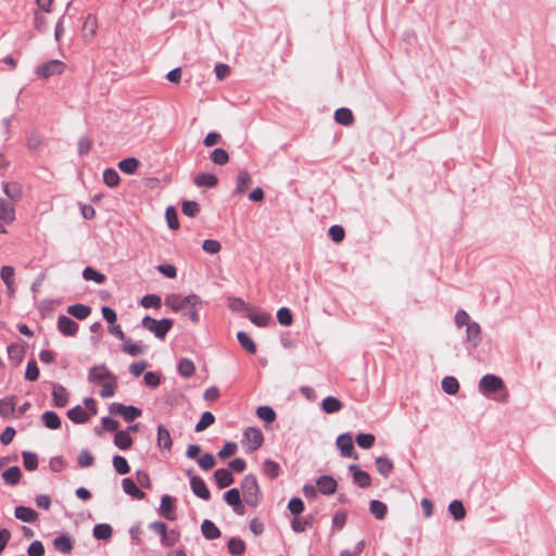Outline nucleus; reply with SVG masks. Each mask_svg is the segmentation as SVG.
<instances>
[{
  "instance_id": "nucleus-1",
  "label": "nucleus",
  "mask_w": 556,
  "mask_h": 556,
  "mask_svg": "<svg viewBox=\"0 0 556 556\" xmlns=\"http://www.w3.org/2000/svg\"><path fill=\"white\" fill-rule=\"evenodd\" d=\"M241 491L243 501L251 507H256L263 500V493L257 482V478L253 473L247 475L241 480Z\"/></svg>"
},
{
  "instance_id": "nucleus-2",
  "label": "nucleus",
  "mask_w": 556,
  "mask_h": 556,
  "mask_svg": "<svg viewBox=\"0 0 556 556\" xmlns=\"http://www.w3.org/2000/svg\"><path fill=\"white\" fill-rule=\"evenodd\" d=\"M174 320L170 318H163L156 320L150 316H144L141 320V326L148 331L152 332L157 339L163 340L168 331L172 329Z\"/></svg>"
},
{
  "instance_id": "nucleus-3",
  "label": "nucleus",
  "mask_w": 556,
  "mask_h": 556,
  "mask_svg": "<svg viewBox=\"0 0 556 556\" xmlns=\"http://www.w3.org/2000/svg\"><path fill=\"white\" fill-rule=\"evenodd\" d=\"M165 305L169 306L174 312H180L189 306H201L202 300L194 293L186 296L173 293L166 296Z\"/></svg>"
},
{
  "instance_id": "nucleus-4",
  "label": "nucleus",
  "mask_w": 556,
  "mask_h": 556,
  "mask_svg": "<svg viewBox=\"0 0 556 556\" xmlns=\"http://www.w3.org/2000/svg\"><path fill=\"white\" fill-rule=\"evenodd\" d=\"M479 390L483 395L490 396L493 393L504 391L505 384L501 377L486 374L479 381Z\"/></svg>"
},
{
  "instance_id": "nucleus-5",
  "label": "nucleus",
  "mask_w": 556,
  "mask_h": 556,
  "mask_svg": "<svg viewBox=\"0 0 556 556\" xmlns=\"http://www.w3.org/2000/svg\"><path fill=\"white\" fill-rule=\"evenodd\" d=\"M264 435L258 428L249 427L243 432L242 443L247 445V452L253 453L262 446Z\"/></svg>"
},
{
  "instance_id": "nucleus-6",
  "label": "nucleus",
  "mask_w": 556,
  "mask_h": 556,
  "mask_svg": "<svg viewBox=\"0 0 556 556\" xmlns=\"http://www.w3.org/2000/svg\"><path fill=\"white\" fill-rule=\"evenodd\" d=\"M64 63L59 60H50L37 66L36 74L41 78H49L54 75H61L64 71Z\"/></svg>"
},
{
  "instance_id": "nucleus-7",
  "label": "nucleus",
  "mask_w": 556,
  "mask_h": 556,
  "mask_svg": "<svg viewBox=\"0 0 556 556\" xmlns=\"http://www.w3.org/2000/svg\"><path fill=\"white\" fill-rule=\"evenodd\" d=\"M224 501L229 505L233 513L238 516H243L245 514V507L242 503L240 496V490L237 488H232L224 493Z\"/></svg>"
},
{
  "instance_id": "nucleus-8",
  "label": "nucleus",
  "mask_w": 556,
  "mask_h": 556,
  "mask_svg": "<svg viewBox=\"0 0 556 556\" xmlns=\"http://www.w3.org/2000/svg\"><path fill=\"white\" fill-rule=\"evenodd\" d=\"M482 341L481 337V327L477 321H472L471 324H468L466 327V349L468 351H472L476 348L479 346V344Z\"/></svg>"
},
{
  "instance_id": "nucleus-9",
  "label": "nucleus",
  "mask_w": 556,
  "mask_h": 556,
  "mask_svg": "<svg viewBox=\"0 0 556 556\" xmlns=\"http://www.w3.org/2000/svg\"><path fill=\"white\" fill-rule=\"evenodd\" d=\"M114 378L116 376L104 364L92 366L88 372V381L93 383H102Z\"/></svg>"
},
{
  "instance_id": "nucleus-10",
  "label": "nucleus",
  "mask_w": 556,
  "mask_h": 556,
  "mask_svg": "<svg viewBox=\"0 0 556 556\" xmlns=\"http://www.w3.org/2000/svg\"><path fill=\"white\" fill-rule=\"evenodd\" d=\"M336 444L343 457H353L354 459H357V454L354 452L353 438L350 433L340 434L337 438Z\"/></svg>"
},
{
  "instance_id": "nucleus-11",
  "label": "nucleus",
  "mask_w": 556,
  "mask_h": 556,
  "mask_svg": "<svg viewBox=\"0 0 556 556\" xmlns=\"http://www.w3.org/2000/svg\"><path fill=\"white\" fill-rule=\"evenodd\" d=\"M349 471L352 473L353 482L359 488H368L371 484V477L367 471L359 468L358 465L352 464L349 466Z\"/></svg>"
},
{
  "instance_id": "nucleus-12",
  "label": "nucleus",
  "mask_w": 556,
  "mask_h": 556,
  "mask_svg": "<svg viewBox=\"0 0 556 556\" xmlns=\"http://www.w3.org/2000/svg\"><path fill=\"white\" fill-rule=\"evenodd\" d=\"M78 324L66 315L58 317V330L65 337H74L78 331Z\"/></svg>"
},
{
  "instance_id": "nucleus-13",
  "label": "nucleus",
  "mask_w": 556,
  "mask_h": 556,
  "mask_svg": "<svg viewBox=\"0 0 556 556\" xmlns=\"http://www.w3.org/2000/svg\"><path fill=\"white\" fill-rule=\"evenodd\" d=\"M176 498L174 496H170L168 494H165L161 498L160 504V513L162 516H164L167 520H175L176 519Z\"/></svg>"
},
{
  "instance_id": "nucleus-14",
  "label": "nucleus",
  "mask_w": 556,
  "mask_h": 556,
  "mask_svg": "<svg viewBox=\"0 0 556 556\" xmlns=\"http://www.w3.org/2000/svg\"><path fill=\"white\" fill-rule=\"evenodd\" d=\"M318 491L324 495H332L338 488V482L332 476L323 475L316 480Z\"/></svg>"
},
{
  "instance_id": "nucleus-15",
  "label": "nucleus",
  "mask_w": 556,
  "mask_h": 556,
  "mask_svg": "<svg viewBox=\"0 0 556 556\" xmlns=\"http://www.w3.org/2000/svg\"><path fill=\"white\" fill-rule=\"evenodd\" d=\"M190 488L193 494L199 498L204 501H208L211 498V492L201 477H191Z\"/></svg>"
},
{
  "instance_id": "nucleus-16",
  "label": "nucleus",
  "mask_w": 556,
  "mask_h": 556,
  "mask_svg": "<svg viewBox=\"0 0 556 556\" xmlns=\"http://www.w3.org/2000/svg\"><path fill=\"white\" fill-rule=\"evenodd\" d=\"M52 543L55 551L65 555L70 554L74 547V541L67 533L58 535Z\"/></svg>"
},
{
  "instance_id": "nucleus-17",
  "label": "nucleus",
  "mask_w": 556,
  "mask_h": 556,
  "mask_svg": "<svg viewBox=\"0 0 556 556\" xmlns=\"http://www.w3.org/2000/svg\"><path fill=\"white\" fill-rule=\"evenodd\" d=\"M214 480L219 489H225L235 482L232 472L228 468H219L214 472Z\"/></svg>"
},
{
  "instance_id": "nucleus-18",
  "label": "nucleus",
  "mask_w": 556,
  "mask_h": 556,
  "mask_svg": "<svg viewBox=\"0 0 556 556\" xmlns=\"http://www.w3.org/2000/svg\"><path fill=\"white\" fill-rule=\"evenodd\" d=\"M52 400H53V404L54 406L56 407H64L66 406L67 402H68V392L67 390L59 384V383H53L52 384Z\"/></svg>"
},
{
  "instance_id": "nucleus-19",
  "label": "nucleus",
  "mask_w": 556,
  "mask_h": 556,
  "mask_svg": "<svg viewBox=\"0 0 556 556\" xmlns=\"http://www.w3.org/2000/svg\"><path fill=\"white\" fill-rule=\"evenodd\" d=\"M14 516L16 519L24 522H35L38 519V513L27 506H17L14 509Z\"/></svg>"
},
{
  "instance_id": "nucleus-20",
  "label": "nucleus",
  "mask_w": 556,
  "mask_h": 556,
  "mask_svg": "<svg viewBox=\"0 0 556 556\" xmlns=\"http://www.w3.org/2000/svg\"><path fill=\"white\" fill-rule=\"evenodd\" d=\"M150 529L161 536L162 544L164 546H173L175 540H169L167 526L163 521H154L150 523Z\"/></svg>"
},
{
  "instance_id": "nucleus-21",
  "label": "nucleus",
  "mask_w": 556,
  "mask_h": 556,
  "mask_svg": "<svg viewBox=\"0 0 556 556\" xmlns=\"http://www.w3.org/2000/svg\"><path fill=\"white\" fill-rule=\"evenodd\" d=\"M98 28L97 17L93 14H88L85 18L81 34L86 40H90L94 37Z\"/></svg>"
},
{
  "instance_id": "nucleus-22",
  "label": "nucleus",
  "mask_w": 556,
  "mask_h": 556,
  "mask_svg": "<svg viewBox=\"0 0 556 556\" xmlns=\"http://www.w3.org/2000/svg\"><path fill=\"white\" fill-rule=\"evenodd\" d=\"M122 488L126 494L136 500H143L146 497V493L141 491L130 478H124L122 480Z\"/></svg>"
},
{
  "instance_id": "nucleus-23",
  "label": "nucleus",
  "mask_w": 556,
  "mask_h": 556,
  "mask_svg": "<svg viewBox=\"0 0 556 556\" xmlns=\"http://www.w3.org/2000/svg\"><path fill=\"white\" fill-rule=\"evenodd\" d=\"M16 396L10 395L0 400V416L3 418L11 417L15 412Z\"/></svg>"
},
{
  "instance_id": "nucleus-24",
  "label": "nucleus",
  "mask_w": 556,
  "mask_h": 556,
  "mask_svg": "<svg viewBox=\"0 0 556 556\" xmlns=\"http://www.w3.org/2000/svg\"><path fill=\"white\" fill-rule=\"evenodd\" d=\"M67 417L74 424H85L89 420V413L83 408L80 405H76L75 407L67 410Z\"/></svg>"
},
{
  "instance_id": "nucleus-25",
  "label": "nucleus",
  "mask_w": 556,
  "mask_h": 556,
  "mask_svg": "<svg viewBox=\"0 0 556 556\" xmlns=\"http://www.w3.org/2000/svg\"><path fill=\"white\" fill-rule=\"evenodd\" d=\"M146 349H147V346L144 344H142L141 342L134 343L131 341V339L124 340V343L122 344V348H121V350L124 353H126L130 356L142 355L146 352Z\"/></svg>"
},
{
  "instance_id": "nucleus-26",
  "label": "nucleus",
  "mask_w": 556,
  "mask_h": 556,
  "mask_svg": "<svg viewBox=\"0 0 556 556\" xmlns=\"http://www.w3.org/2000/svg\"><path fill=\"white\" fill-rule=\"evenodd\" d=\"M15 219V210L12 203L0 199V220L10 224Z\"/></svg>"
},
{
  "instance_id": "nucleus-27",
  "label": "nucleus",
  "mask_w": 556,
  "mask_h": 556,
  "mask_svg": "<svg viewBox=\"0 0 556 556\" xmlns=\"http://www.w3.org/2000/svg\"><path fill=\"white\" fill-rule=\"evenodd\" d=\"M201 532L206 540H216L222 534L216 525L208 519L203 520L201 525Z\"/></svg>"
},
{
  "instance_id": "nucleus-28",
  "label": "nucleus",
  "mask_w": 556,
  "mask_h": 556,
  "mask_svg": "<svg viewBox=\"0 0 556 556\" xmlns=\"http://www.w3.org/2000/svg\"><path fill=\"white\" fill-rule=\"evenodd\" d=\"M156 441L160 448L170 450L173 445L170 433L168 429L163 425H159L157 427Z\"/></svg>"
},
{
  "instance_id": "nucleus-29",
  "label": "nucleus",
  "mask_w": 556,
  "mask_h": 556,
  "mask_svg": "<svg viewBox=\"0 0 556 556\" xmlns=\"http://www.w3.org/2000/svg\"><path fill=\"white\" fill-rule=\"evenodd\" d=\"M134 443L132 438L128 433V431L119 430L115 433L114 444L122 451H126L131 447Z\"/></svg>"
},
{
  "instance_id": "nucleus-30",
  "label": "nucleus",
  "mask_w": 556,
  "mask_h": 556,
  "mask_svg": "<svg viewBox=\"0 0 556 556\" xmlns=\"http://www.w3.org/2000/svg\"><path fill=\"white\" fill-rule=\"evenodd\" d=\"M67 313L73 317L84 320L91 314V307L85 304H73L67 307Z\"/></svg>"
},
{
  "instance_id": "nucleus-31",
  "label": "nucleus",
  "mask_w": 556,
  "mask_h": 556,
  "mask_svg": "<svg viewBox=\"0 0 556 556\" xmlns=\"http://www.w3.org/2000/svg\"><path fill=\"white\" fill-rule=\"evenodd\" d=\"M193 182L197 187L213 188L217 186L218 178L214 174L200 173L194 177Z\"/></svg>"
},
{
  "instance_id": "nucleus-32",
  "label": "nucleus",
  "mask_w": 556,
  "mask_h": 556,
  "mask_svg": "<svg viewBox=\"0 0 556 556\" xmlns=\"http://www.w3.org/2000/svg\"><path fill=\"white\" fill-rule=\"evenodd\" d=\"M2 478L8 485H16L22 478V471L18 466H12L2 472Z\"/></svg>"
},
{
  "instance_id": "nucleus-33",
  "label": "nucleus",
  "mask_w": 556,
  "mask_h": 556,
  "mask_svg": "<svg viewBox=\"0 0 556 556\" xmlns=\"http://www.w3.org/2000/svg\"><path fill=\"white\" fill-rule=\"evenodd\" d=\"M334 121L340 125L350 126L354 122V116L350 109L340 108L334 112Z\"/></svg>"
},
{
  "instance_id": "nucleus-34",
  "label": "nucleus",
  "mask_w": 556,
  "mask_h": 556,
  "mask_svg": "<svg viewBox=\"0 0 556 556\" xmlns=\"http://www.w3.org/2000/svg\"><path fill=\"white\" fill-rule=\"evenodd\" d=\"M41 420L43 425L51 430H56L61 427V418L58 416L55 412L48 410L45 412L41 416Z\"/></svg>"
},
{
  "instance_id": "nucleus-35",
  "label": "nucleus",
  "mask_w": 556,
  "mask_h": 556,
  "mask_svg": "<svg viewBox=\"0 0 556 556\" xmlns=\"http://www.w3.org/2000/svg\"><path fill=\"white\" fill-rule=\"evenodd\" d=\"M321 408L327 414H334L342 408V403L337 397L329 395L323 400Z\"/></svg>"
},
{
  "instance_id": "nucleus-36",
  "label": "nucleus",
  "mask_w": 556,
  "mask_h": 556,
  "mask_svg": "<svg viewBox=\"0 0 556 556\" xmlns=\"http://www.w3.org/2000/svg\"><path fill=\"white\" fill-rule=\"evenodd\" d=\"M140 166V162L136 157H126L118 163V168L128 175H132Z\"/></svg>"
},
{
  "instance_id": "nucleus-37",
  "label": "nucleus",
  "mask_w": 556,
  "mask_h": 556,
  "mask_svg": "<svg viewBox=\"0 0 556 556\" xmlns=\"http://www.w3.org/2000/svg\"><path fill=\"white\" fill-rule=\"evenodd\" d=\"M237 339L241 345L242 349H244L250 354L256 353V344L252 340V338L244 331H239L237 333Z\"/></svg>"
},
{
  "instance_id": "nucleus-38",
  "label": "nucleus",
  "mask_w": 556,
  "mask_h": 556,
  "mask_svg": "<svg viewBox=\"0 0 556 556\" xmlns=\"http://www.w3.org/2000/svg\"><path fill=\"white\" fill-rule=\"evenodd\" d=\"M252 179L248 172H240L237 176V186L233 190V194H242L247 191L248 186L251 184Z\"/></svg>"
},
{
  "instance_id": "nucleus-39",
  "label": "nucleus",
  "mask_w": 556,
  "mask_h": 556,
  "mask_svg": "<svg viewBox=\"0 0 556 556\" xmlns=\"http://www.w3.org/2000/svg\"><path fill=\"white\" fill-rule=\"evenodd\" d=\"M376 467L378 472L387 478L393 470V463L387 456H379L376 458Z\"/></svg>"
},
{
  "instance_id": "nucleus-40",
  "label": "nucleus",
  "mask_w": 556,
  "mask_h": 556,
  "mask_svg": "<svg viewBox=\"0 0 556 556\" xmlns=\"http://www.w3.org/2000/svg\"><path fill=\"white\" fill-rule=\"evenodd\" d=\"M369 511L377 519L382 520L386 517L387 513H388V507L381 501L371 500L370 503H369Z\"/></svg>"
},
{
  "instance_id": "nucleus-41",
  "label": "nucleus",
  "mask_w": 556,
  "mask_h": 556,
  "mask_svg": "<svg viewBox=\"0 0 556 556\" xmlns=\"http://www.w3.org/2000/svg\"><path fill=\"white\" fill-rule=\"evenodd\" d=\"M83 278L87 281H94L99 285L104 283L106 280L105 275L96 270L94 268L87 266L83 270Z\"/></svg>"
},
{
  "instance_id": "nucleus-42",
  "label": "nucleus",
  "mask_w": 556,
  "mask_h": 556,
  "mask_svg": "<svg viewBox=\"0 0 556 556\" xmlns=\"http://www.w3.org/2000/svg\"><path fill=\"white\" fill-rule=\"evenodd\" d=\"M112 527L108 523H98L92 530V534L97 540H109L112 536Z\"/></svg>"
},
{
  "instance_id": "nucleus-43",
  "label": "nucleus",
  "mask_w": 556,
  "mask_h": 556,
  "mask_svg": "<svg viewBox=\"0 0 556 556\" xmlns=\"http://www.w3.org/2000/svg\"><path fill=\"white\" fill-rule=\"evenodd\" d=\"M441 386L442 390L450 395L456 394L459 390L458 380L452 376L444 377L442 379Z\"/></svg>"
},
{
  "instance_id": "nucleus-44",
  "label": "nucleus",
  "mask_w": 556,
  "mask_h": 556,
  "mask_svg": "<svg viewBox=\"0 0 556 556\" xmlns=\"http://www.w3.org/2000/svg\"><path fill=\"white\" fill-rule=\"evenodd\" d=\"M228 552L233 556H241L245 552V543L240 538H231L227 544Z\"/></svg>"
},
{
  "instance_id": "nucleus-45",
  "label": "nucleus",
  "mask_w": 556,
  "mask_h": 556,
  "mask_svg": "<svg viewBox=\"0 0 556 556\" xmlns=\"http://www.w3.org/2000/svg\"><path fill=\"white\" fill-rule=\"evenodd\" d=\"M8 356L9 359L13 363V365L17 366L23 361L24 350L18 344H10L8 346Z\"/></svg>"
},
{
  "instance_id": "nucleus-46",
  "label": "nucleus",
  "mask_w": 556,
  "mask_h": 556,
  "mask_svg": "<svg viewBox=\"0 0 556 556\" xmlns=\"http://www.w3.org/2000/svg\"><path fill=\"white\" fill-rule=\"evenodd\" d=\"M448 511L456 521L463 520L466 516V509L463 503L458 500H454L450 503Z\"/></svg>"
},
{
  "instance_id": "nucleus-47",
  "label": "nucleus",
  "mask_w": 556,
  "mask_h": 556,
  "mask_svg": "<svg viewBox=\"0 0 556 556\" xmlns=\"http://www.w3.org/2000/svg\"><path fill=\"white\" fill-rule=\"evenodd\" d=\"M178 372L185 378H190L195 371L193 362L189 358H181L178 363Z\"/></svg>"
},
{
  "instance_id": "nucleus-48",
  "label": "nucleus",
  "mask_w": 556,
  "mask_h": 556,
  "mask_svg": "<svg viewBox=\"0 0 556 556\" xmlns=\"http://www.w3.org/2000/svg\"><path fill=\"white\" fill-rule=\"evenodd\" d=\"M22 457H23V465L26 470L34 471L38 468V456L36 453L29 452V451H23Z\"/></svg>"
},
{
  "instance_id": "nucleus-49",
  "label": "nucleus",
  "mask_w": 556,
  "mask_h": 556,
  "mask_svg": "<svg viewBox=\"0 0 556 556\" xmlns=\"http://www.w3.org/2000/svg\"><path fill=\"white\" fill-rule=\"evenodd\" d=\"M256 415L260 419L264 420L265 422L267 424H271L276 420V412L274 410L273 407L270 406H267V405H263V406H260L257 407L256 409Z\"/></svg>"
},
{
  "instance_id": "nucleus-50",
  "label": "nucleus",
  "mask_w": 556,
  "mask_h": 556,
  "mask_svg": "<svg viewBox=\"0 0 556 556\" xmlns=\"http://www.w3.org/2000/svg\"><path fill=\"white\" fill-rule=\"evenodd\" d=\"M248 318L257 327H266L271 319L270 314L265 312L249 313Z\"/></svg>"
},
{
  "instance_id": "nucleus-51",
  "label": "nucleus",
  "mask_w": 556,
  "mask_h": 556,
  "mask_svg": "<svg viewBox=\"0 0 556 556\" xmlns=\"http://www.w3.org/2000/svg\"><path fill=\"white\" fill-rule=\"evenodd\" d=\"M313 523H314V517L313 516H306L302 520H300L298 518H294L291 521V528H292V530L294 532L300 533V532H304L306 530V528L313 527Z\"/></svg>"
},
{
  "instance_id": "nucleus-52",
  "label": "nucleus",
  "mask_w": 556,
  "mask_h": 556,
  "mask_svg": "<svg viewBox=\"0 0 556 556\" xmlns=\"http://www.w3.org/2000/svg\"><path fill=\"white\" fill-rule=\"evenodd\" d=\"M211 161L216 165H225L229 162V154L223 148H216L211 152Z\"/></svg>"
},
{
  "instance_id": "nucleus-53",
  "label": "nucleus",
  "mask_w": 556,
  "mask_h": 556,
  "mask_svg": "<svg viewBox=\"0 0 556 556\" xmlns=\"http://www.w3.org/2000/svg\"><path fill=\"white\" fill-rule=\"evenodd\" d=\"M3 192L12 201H18L22 197L21 186L17 182H7L3 185Z\"/></svg>"
},
{
  "instance_id": "nucleus-54",
  "label": "nucleus",
  "mask_w": 556,
  "mask_h": 556,
  "mask_svg": "<svg viewBox=\"0 0 556 556\" xmlns=\"http://www.w3.org/2000/svg\"><path fill=\"white\" fill-rule=\"evenodd\" d=\"M215 422V416L211 412H204L194 427L195 432H202Z\"/></svg>"
},
{
  "instance_id": "nucleus-55",
  "label": "nucleus",
  "mask_w": 556,
  "mask_h": 556,
  "mask_svg": "<svg viewBox=\"0 0 556 556\" xmlns=\"http://www.w3.org/2000/svg\"><path fill=\"white\" fill-rule=\"evenodd\" d=\"M113 467L118 475H126L130 471L127 459L124 456L115 455L112 459Z\"/></svg>"
},
{
  "instance_id": "nucleus-56",
  "label": "nucleus",
  "mask_w": 556,
  "mask_h": 556,
  "mask_svg": "<svg viewBox=\"0 0 556 556\" xmlns=\"http://www.w3.org/2000/svg\"><path fill=\"white\" fill-rule=\"evenodd\" d=\"M119 175L114 168H106L103 172V181L110 188H115L119 184Z\"/></svg>"
},
{
  "instance_id": "nucleus-57",
  "label": "nucleus",
  "mask_w": 556,
  "mask_h": 556,
  "mask_svg": "<svg viewBox=\"0 0 556 556\" xmlns=\"http://www.w3.org/2000/svg\"><path fill=\"white\" fill-rule=\"evenodd\" d=\"M263 472L270 479H275L279 476L280 472V466L278 463L266 459L263 464Z\"/></svg>"
},
{
  "instance_id": "nucleus-58",
  "label": "nucleus",
  "mask_w": 556,
  "mask_h": 556,
  "mask_svg": "<svg viewBox=\"0 0 556 556\" xmlns=\"http://www.w3.org/2000/svg\"><path fill=\"white\" fill-rule=\"evenodd\" d=\"M101 384L100 396L103 399L112 397L117 389V377Z\"/></svg>"
},
{
  "instance_id": "nucleus-59",
  "label": "nucleus",
  "mask_w": 556,
  "mask_h": 556,
  "mask_svg": "<svg viewBox=\"0 0 556 556\" xmlns=\"http://www.w3.org/2000/svg\"><path fill=\"white\" fill-rule=\"evenodd\" d=\"M140 304L146 308H159L162 305V300L157 294H147L141 299Z\"/></svg>"
},
{
  "instance_id": "nucleus-60",
  "label": "nucleus",
  "mask_w": 556,
  "mask_h": 556,
  "mask_svg": "<svg viewBox=\"0 0 556 556\" xmlns=\"http://www.w3.org/2000/svg\"><path fill=\"white\" fill-rule=\"evenodd\" d=\"M181 211L186 216L194 217L200 212V205L195 201L186 200L181 204Z\"/></svg>"
},
{
  "instance_id": "nucleus-61",
  "label": "nucleus",
  "mask_w": 556,
  "mask_h": 556,
  "mask_svg": "<svg viewBox=\"0 0 556 556\" xmlns=\"http://www.w3.org/2000/svg\"><path fill=\"white\" fill-rule=\"evenodd\" d=\"M201 469L207 471L216 465L215 456L211 453H205L197 459Z\"/></svg>"
},
{
  "instance_id": "nucleus-62",
  "label": "nucleus",
  "mask_w": 556,
  "mask_h": 556,
  "mask_svg": "<svg viewBox=\"0 0 556 556\" xmlns=\"http://www.w3.org/2000/svg\"><path fill=\"white\" fill-rule=\"evenodd\" d=\"M355 440L359 447L367 450L374 445L376 438L371 433H358Z\"/></svg>"
},
{
  "instance_id": "nucleus-63",
  "label": "nucleus",
  "mask_w": 556,
  "mask_h": 556,
  "mask_svg": "<svg viewBox=\"0 0 556 556\" xmlns=\"http://www.w3.org/2000/svg\"><path fill=\"white\" fill-rule=\"evenodd\" d=\"M39 378V368L37 365V362L35 359H30L27 363L26 371H25V379L28 381H36Z\"/></svg>"
},
{
  "instance_id": "nucleus-64",
  "label": "nucleus",
  "mask_w": 556,
  "mask_h": 556,
  "mask_svg": "<svg viewBox=\"0 0 556 556\" xmlns=\"http://www.w3.org/2000/svg\"><path fill=\"white\" fill-rule=\"evenodd\" d=\"M277 320L282 326H290L293 321V316L288 307H280L277 312Z\"/></svg>"
}]
</instances>
